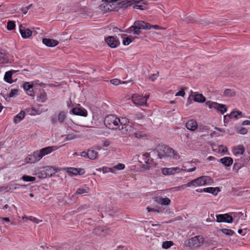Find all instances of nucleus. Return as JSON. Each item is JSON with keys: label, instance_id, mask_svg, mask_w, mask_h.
I'll list each match as a JSON object with an SVG mask.
<instances>
[{"label": "nucleus", "instance_id": "6", "mask_svg": "<svg viewBox=\"0 0 250 250\" xmlns=\"http://www.w3.org/2000/svg\"><path fill=\"white\" fill-rule=\"evenodd\" d=\"M103 2H104L101 4L99 6V8L102 11H103L104 12H107L111 11H115L116 9H118L116 6L113 7V5L112 4L111 2L109 1V0H103Z\"/></svg>", "mask_w": 250, "mask_h": 250}, {"label": "nucleus", "instance_id": "23", "mask_svg": "<svg viewBox=\"0 0 250 250\" xmlns=\"http://www.w3.org/2000/svg\"><path fill=\"white\" fill-rule=\"evenodd\" d=\"M203 191L207 193H212L213 195H217L218 192L220 191L219 188L208 187L203 189Z\"/></svg>", "mask_w": 250, "mask_h": 250}, {"label": "nucleus", "instance_id": "56", "mask_svg": "<svg viewBox=\"0 0 250 250\" xmlns=\"http://www.w3.org/2000/svg\"><path fill=\"white\" fill-rule=\"evenodd\" d=\"M148 212H151V211H155L157 212H159V210L158 209L154 208H151L150 207H147L146 208Z\"/></svg>", "mask_w": 250, "mask_h": 250}, {"label": "nucleus", "instance_id": "35", "mask_svg": "<svg viewBox=\"0 0 250 250\" xmlns=\"http://www.w3.org/2000/svg\"><path fill=\"white\" fill-rule=\"evenodd\" d=\"M89 188L86 187L85 188H79L76 191L75 194L81 195L83 193H88L89 191Z\"/></svg>", "mask_w": 250, "mask_h": 250}, {"label": "nucleus", "instance_id": "33", "mask_svg": "<svg viewBox=\"0 0 250 250\" xmlns=\"http://www.w3.org/2000/svg\"><path fill=\"white\" fill-rule=\"evenodd\" d=\"M21 179L25 182H33L36 180V177H33L29 175H23Z\"/></svg>", "mask_w": 250, "mask_h": 250}, {"label": "nucleus", "instance_id": "39", "mask_svg": "<svg viewBox=\"0 0 250 250\" xmlns=\"http://www.w3.org/2000/svg\"><path fill=\"white\" fill-rule=\"evenodd\" d=\"M67 172L68 173H71L72 175H77L79 173L78 172V168L74 167H69L67 168Z\"/></svg>", "mask_w": 250, "mask_h": 250}, {"label": "nucleus", "instance_id": "26", "mask_svg": "<svg viewBox=\"0 0 250 250\" xmlns=\"http://www.w3.org/2000/svg\"><path fill=\"white\" fill-rule=\"evenodd\" d=\"M164 153L165 154V156H175V151L173 148H171L168 146L164 145Z\"/></svg>", "mask_w": 250, "mask_h": 250}, {"label": "nucleus", "instance_id": "16", "mask_svg": "<svg viewBox=\"0 0 250 250\" xmlns=\"http://www.w3.org/2000/svg\"><path fill=\"white\" fill-rule=\"evenodd\" d=\"M53 146H48L45 148H43L40 150H37L38 154L40 155L41 159H42L44 156L50 153L53 150Z\"/></svg>", "mask_w": 250, "mask_h": 250}, {"label": "nucleus", "instance_id": "4", "mask_svg": "<svg viewBox=\"0 0 250 250\" xmlns=\"http://www.w3.org/2000/svg\"><path fill=\"white\" fill-rule=\"evenodd\" d=\"M204 238L203 236L198 235L189 239L186 245L193 249L201 246L204 243Z\"/></svg>", "mask_w": 250, "mask_h": 250}, {"label": "nucleus", "instance_id": "34", "mask_svg": "<svg viewBox=\"0 0 250 250\" xmlns=\"http://www.w3.org/2000/svg\"><path fill=\"white\" fill-rule=\"evenodd\" d=\"M219 231L222 232V233L225 234L227 235H232L234 233V232L233 230L230 229H222L219 230Z\"/></svg>", "mask_w": 250, "mask_h": 250}, {"label": "nucleus", "instance_id": "44", "mask_svg": "<svg viewBox=\"0 0 250 250\" xmlns=\"http://www.w3.org/2000/svg\"><path fill=\"white\" fill-rule=\"evenodd\" d=\"M18 95V91L17 89H12L9 94V97L12 98Z\"/></svg>", "mask_w": 250, "mask_h": 250}, {"label": "nucleus", "instance_id": "55", "mask_svg": "<svg viewBox=\"0 0 250 250\" xmlns=\"http://www.w3.org/2000/svg\"><path fill=\"white\" fill-rule=\"evenodd\" d=\"M133 29L134 30V32H133V34H136V35H140L141 33V29H137V27H133Z\"/></svg>", "mask_w": 250, "mask_h": 250}, {"label": "nucleus", "instance_id": "19", "mask_svg": "<svg viewBox=\"0 0 250 250\" xmlns=\"http://www.w3.org/2000/svg\"><path fill=\"white\" fill-rule=\"evenodd\" d=\"M218 161L227 167L230 166L233 162V159L230 157H225Z\"/></svg>", "mask_w": 250, "mask_h": 250}, {"label": "nucleus", "instance_id": "22", "mask_svg": "<svg viewBox=\"0 0 250 250\" xmlns=\"http://www.w3.org/2000/svg\"><path fill=\"white\" fill-rule=\"evenodd\" d=\"M206 104L208 106L210 109H216L217 107H223L224 106L223 104H218L216 102L208 101L206 103Z\"/></svg>", "mask_w": 250, "mask_h": 250}, {"label": "nucleus", "instance_id": "52", "mask_svg": "<svg viewBox=\"0 0 250 250\" xmlns=\"http://www.w3.org/2000/svg\"><path fill=\"white\" fill-rule=\"evenodd\" d=\"M185 94V91L183 88L181 89V90L178 91L175 95L176 96H181L184 97Z\"/></svg>", "mask_w": 250, "mask_h": 250}, {"label": "nucleus", "instance_id": "18", "mask_svg": "<svg viewBox=\"0 0 250 250\" xmlns=\"http://www.w3.org/2000/svg\"><path fill=\"white\" fill-rule=\"evenodd\" d=\"M245 150L244 146L242 145H239L237 146L233 147L232 149L234 155H242Z\"/></svg>", "mask_w": 250, "mask_h": 250}, {"label": "nucleus", "instance_id": "12", "mask_svg": "<svg viewBox=\"0 0 250 250\" xmlns=\"http://www.w3.org/2000/svg\"><path fill=\"white\" fill-rule=\"evenodd\" d=\"M20 32L21 37L25 39L29 38L32 34V31L29 29L23 27L21 25L20 26Z\"/></svg>", "mask_w": 250, "mask_h": 250}, {"label": "nucleus", "instance_id": "28", "mask_svg": "<svg viewBox=\"0 0 250 250\" xmlns=\"http://www.w3.org/2000/svg\"><path fill=\"white\" fill-rule=\"evenodd\" d=\"M193 100L195 102L203 103L206 101V98L202 94H197L194 96Z\"/></svg>", "mask_w": 250, "mask_h": 250}, {"label": "nucleus", "instance_id": "42", "mask_svg": "<svg viewBox=\"0 0 250 250\" xmlns=\"http://www.w3.org/2000/svg\"><path fill=\"white\" fill-rule=\"evenodd\" d=\"M110 82L112 84H113L115 85H118L120 83H122L120 80L119 79H114L111 80L110 81ZM128 83V82H123L122 83Z\"/></svg>", "mask_w": 250, "mask_h": 250}, {"label": "nucleus", "instance_id": "24", "mask_svg": "<svg viewBox=\"0 0 250 250\" xmlns=\"http://www.w3.org/2000/svg\"><path fill=\"white\" fill-rule=\"evenodd\" d=\"M145 155L146 156L145 162L147 165H144L143 167L146 169H149L151 167V166L150 165L151 164V163L153 161V159L150 158V154L148 153H146Z\"/></svg>", "mask_w": 250, "mask_h": 250}, {"label": "nucleus", "instance_id": "11", "mask_svg": "<svg viewBox=\"0 0 250 250\" xmlns=\"http://www.w3.org/2000/svg\"><path fill=\"white\" fill-rule=\"evenodd\" d=\"M41 159L37 151H34L32 154L29 155L26 159L27 163L31 164L35 163Z\"/></svg>", "mask_w": 250, "mask_h": 250}, {"label": "nucleus", "instance_id": "43", "mask_svg": "<svg viewBox=\"0 0 250 250\" xmlns=\"http://www.w3.org/2000/svg\"><path fill=\"white\" fill-rule=\"evenodd\" d=\"M133 41V39H130L129 37L124 38L123 39V44L124 45H127Z\"/></svg>", "mask_w": 250, "mask_h": 250}, {"label": "nucleus", "instance_id": "31", "mask_svg": "<svg viewBox=\"0 0 250 250\" xmlns=\"http://www.w3.org/2000/svg\"><path fill=\"white\" fill-rule=\"evenodd\" d=\"M98 156V153L93 150H88V158L91 160L96 159Z\"/></svg>", "mask_w": 250, "mask_h": 250}, {"label": "nucleus", "instance_id": "29", "mask_svg": "<svg viewBox=\"0 0 250 250\" xmlns=\"http://www.w3.org/2000/svg\"><path fill=\"white\" fill-rule=\"evenodd\" d=\"M47 94L43 90L40 94V95L38 96L37 100L39 102L44 103L47 100Z\"/></svg>", "mask_w": 250, "mask_h": 250}, {"label": "nucleus", "instance_id": "53", "mask_svg": "<svg viewBox=\"0 0 250 250\" xmlns=\"http://www.w3.org/2000/svg\"><path fill=\"white\" fill-rule=\"evenodd\" d=\"M233 217H238L239 218H241L242 216L243 215V213L241 212H232Z\"/></svg>", "mask_w": 250, "mask_h": 250}, {"label": "nucleus", "instance_id": "60", "mask_svg": "<svg viewBox=\"0 0 250 250\" xmlns=\"http://www.w3.org/2000/svg\"><path fill=\"white\" fill-rule=\"evenodd\" d=\"M151 28H153L155 30L161 29V28H160V26L157 25H153L150 24V29Z\"/></svg>", "mask_w": 250, "mask_h": 250}, {"label": "nucleus", "instance_id": "48", "mask_svg": "<svg viewBox=\"0 0 250 250\" xmlns=\"http://www.w3.org/2000/svg\"><path fill=\"white\" fill-rule=\"evenodd\" d=\"M7 60L5 58V55L2 53L0 52V63H5Z\"/></svg>", "mask_w": 250, "mask_h": 250}, {"label": "nucleus", "instance_id": "14", "mask_svg": "<svg viewBox=\"0 0 250 250\" xmlns=\"http://www.w3.org/2000/svg\"><path fill=\"white\" fill-rule=\"evenodd\" d=\"M186 128L190 131L195 130L198 127V124L195 120H188L186 124Z\"/></svg>", "mask_w": 250, "mask_h": 250}, {"label": "nucleus", "instance_id": "25", "mask_svg": "<svg viewBox=\"0 0 250 250\" xmlns=\"http://www.w3.org/2000/svg\"><path fill=\"white\" fill-rule=\"evenodd\" d=\"M159 158L161 159L165 157L164 153V145H159L155 149Z\"/></svg>", "mask_w": 250, "mask_h": 250}, {"label": "nucleus", "instance_id": "21", "mask_svg": "<svg viewBox=\"0 0 250 250\" xmlns=\"http://www.w3.org/2000/svg\"><path fill=\"white\" fill-rule=\"evenodd\" d=\"M23 89L26 90L28 91V94L30 96H34V92L33 91V89L31 90V89H33V84H30L28 82L24 83L22 86Z\"/></svg>", "mask_w": 250, "mask_h": 250}, {"label": "nucleus", "instance_id": "41", "mask_svg": "<svg viewBox=\"0 0 250 250\" xmlns=\"http://www.w3.org/2000/svg\"><path fill=\"white\" fill-rule=\"evenodd\" d=\"M15 25V21H9L7 22V28L8 30H12L14 29Z\"/></svg>", "mask_w": 250, "mask_h": 250}, {"label": "nucleus", "instance_id": "8", "mask_svg": "<svg viewBox=\"0 0 250 250\" xmlns=\"http://www.w3.org/2000/svg\"><path fill=\"white\" fill-rule=\"evenodd\" d=\"M66 118V112L62 111L60 112L58 115L57 118L56 117H52L51 122L53 125L56 124L57 122L60 124H62L64 122V120Z\"/></svg>", "mask_w": 250, "mask_h": 250}, {"label": "nucleus", "instance_id": "2", "mask_svg": "<svg viewBox=\"0 0 250 250\" xmlns=\"http://www.w3.org/2000/svg\"><path fill=\"white\" fill-rule=\"evenodd\" d=\"M56 168L51 166L43 167L38 172V176L42 179L52 177L55 174Z\"/></svg>", "mask_w": 250, "mask_h": 250}, {"label": "nucleus", "instance_id": "17", "mask_svg": "<svg viewBox=\"0 0 250 250\" xmlns=\"http://www.w3.org/2000/svg\"><path fill=\"white\" fill-rule=\"evenodd\" d=\"M155 202L163 206H167L170 204L171 201L167 197L162 198L157 197L155 198Z\"/></svg>", "mask_w": 250, "mask_h": 250}, {"label": "nucleus", "instance_id": "36", "mask_svg": "<svg viewBox=\"0 0 250 250\" xmlns=\"http://www.w3.org/2000/svg\"><path fill=\"white\" fill-rule=\"evenodd\" d=\"M168 169L169 170L168 171V175H173L181 171V169L178 167L168 168Z\"/></svg>", "mask_w": 250, "mask_h": 250}, {"label": "nucleus", "instance_id": "62", "mask_svg": "<svg viewBox=\"0 0 250 250\" xmlns=\"http://www.w3.org/2000/svg\"><path fill=\"white\" fill-rule=\"evenodd\" d=\"M26 187V186L24 185H19V186H18V187H15L14 188V189L16 190V189H19L20 188H25Z\"/></svg>", "mask_w": 250, "mask_h": 250}, {"label": "nucleus", "instance_id": "46", "mask_svg": "<svg viewBox=\"0 0 250 250\" xmlns=\"http://www.w3.org/2000/svg\"><path fill=\"white\" fill-rule=\"evenodd\" d=\"M77 138V135H75V134H68L65 139H64V141H69V140H73V139H75Z\"/></svg>", "mask_w": 250, "mask_h": 250}, {"label": "nucleus", "instance_id": "61", "mask_svg": "<svg viewBox=\"0 0 250 250\" xmlns=\"http://www.w3.org/2000/svg\"><path fill=\"white\" fill-rule=\"evenodd\" d=\"M242 125H250V121H249V120H245V121H243L242 123Z\"/></svg>", "mask_w": 250, "mask_h": 250}, {"label": "nucleus", "instance_id": "20", "mask_svg": "<svg viewBox=\"0 0 250 250\" xmlns=\"http://www.w3.org/2000/svg\"><path fill=\"white\" fill-rule=\"evenodd\" d=\"M16 73V71L15 70H10L7 71L4 76V81L9 83H13V80H12V75L14 73Z\"/></svg>", "mask_w": 250, "mask_h": 250}, {"label": "nucleus", "instance_id": "1", "mask_svg": "<svg viewBox=\"0 0 250 250\" xmlns=\"http://www.w3.org/2000/svg\"><path fill=\"white\" fill-rule=\"evenodd\" d=\"M121 124L120 119L113 115H107L104 120V124L106 127L111 129H114L113 125L118 126Z\"/></svg>", "mask_w": 250, "mask_h": 250}, {"label": "nucleus", "instance_id": "3", "mask_svg": "<svg viewBox=\"0 0 250 250\" xmlns=\"http://www.w3.org/2000/svg\"><path fill=\"white\" fill-rule=\"evenodd\" d=\"M115 129H118L123 135H128L129 136L133 134L135 130V129L131 125L126 124V121L121 122V125H119L118 128H115Z\"/></svg>", "mask_w": 250, "mask_h": 250}, {"label": "nucleus", "instance_id": "5", "mask_svg": "<svg viewBox=\"0 0 250 250\" xmlns=\"http://www.w3.org/2000/svg\"><path fill=\"white\" fill-rule=\"evenodd\" d=\"M211 179L208 176H203L198 177L188 182V186L195 187L196 186H203L209 183Z\"/></svg>", "mask_w": 250, "mask_h": 250}, {"label": "nucleus", "instance_id": "9", "mask_svg": "<svg viewBox=\"0 0 250 250\" xmlns=\"http://www.w3.org/2000/svg\"><path fill=\"white\" fill-rule=\"evenodd\" d=\"M105 41L111 48H116L120 44L119 40L113 36H108L105 39Z\"/></svg>", "mask_w": 250, "mask_h": 250}, {"label": "nucleus", "instance_id": "38", "mask_svg": "<svg viewBox=\"0 0 250 250\" xmlns=\"http://www.w3.org/2000/svg\"><path fill=\"white\" fill-rule=\"evenodd\" d=\"M133 134L137 138H143L146 137V134L143 131H134Z\"/></svg>", "mask_w": 250, "mask_h": 250}, {"label": "nucleus", "instance_id": "45", "mask_svg": "<svg viewBox=\"0 0 250 250\" xmlns=\"http://www.w3.org/2000/svg\"><path fill=\"white\" fill-rule=\"evenodd\" d=\"M242 165L238 163H235L233 166V170L237 172L238 170L241 168Z\"/></svg>", "mask_w": 250, "mask_h": 250}, {"label": "nucleus", "instance_id": "51", "mask_svg": "<svg viewBox=\"0 0 250 250\" xmlns=\"http://www.w3.org/2000/svg\"><path fill=\"white\" fill-rule=\"evenodd\" d=\"M103 231V229L101 227H97L94 229V232L97 235H101V231Z\"/></svg>", "mask_w": 250, "mask_h": 250}, {"label": "nucleus", "instance_id": "63", "mask_svg": "<svg viewBox=\"0 0 250 250\" xmlns=\"http://www.w3.org/2000/svg\"><path fill=\"white\" fill-rule=\"evenodd\" d=\"M195 169H196V167H193L191 168H189L187 170H185V171L188 172H190L194 171Z\"/></svg>", "mask_w": 250, "mask_h": 250}, {"label": "nucleus", "instance_id": "13", "mask_svg": "<svg viewBox=\"0 0 250 250\" xmlns=\"http://www.w3.org/2000/svg\"><path fill=\"white\" fill-rule=\"evenodd\" d=\"M71 112L76 115L86 117L87 115V111L84 108L75 107L72 109Z\"/></svg>", "mask_w": 250, "mask_h": 250}, {"label": "nucleus", "instance_id": "54", "mask_svg": "<svg viewBox=\"0 0 250 250\" xmlns=\"http://www.w3.org/2000/svg\"><path fill=\"white\" fill-rule=\"evenodd\" d=\"M132 27H134V25L133 24V25H132L131 26H130L129 28H128V29H127L125 32H126V33H131L132 32H134V30L132 28Z\"/></svg>", "mask_w": 250, "mask_h": 250}, {"label": "nucleus", "instance_id": "59", "mask_svg": "<svg viewBox=\"0 0 250 250\" xmlns=\"http://www.w3.org/2000/svg\"><path fill=\"white\" fill-rule=\"evenodd\" d=\"M78 172H79L78 175H82L84 173L85 171L83 168H78Z\"/></svg>", "mask_w": 250, "mask_h": 250}, {"label": "nucleus", "instance_id": "40", "mask_svg": "<svg viewBox=\"0 0 250 250\" xmlns=\"http://www.w3.org/2000/svg\"><path fill=\"white\" fill-rule=\"evenodd\" d=\"M139 101L138 102L134 101V104L139 105H144L146 104V98H139Z\"/></svg>", "mask_w": 250, "mask_h": 250}, {"label": "nucleus", "instance_id": "10", "mask_svg": "<svg viewBox=\"0 0 250 250\" xmlns=\"http://www.w3.org/2000/svg\"><path fill=\"white\" fill-rule=\"evenodd\" d=\"M134 27L137 29L149 30L150 24L143 21H136L134 23Z\"/></svg>", "mask_w": 250, "mask_h": 250}, {"label": "nucleus", "instance_id": "15", "mask_svg": "<svg viewBox=\"0 0 250 250\" xmlns=\"http://www.w3.org/2000/svg\"><path fill=\"white\" fill-rule=\"evenodd\" d=\"M42 43L47 46L54 47L59 44V42L54 39L43 38L42 39Z\"/></svg>", "mask_w": 250, "mask_h": 250}, {"label": "nucleus", "instance_id": "64", "mask_svg": "<svg viewBox=\"0 0 250 250\" xmlns=\"http://www.w3.org/2000/svg\"><path fill=\"white\" fill-rule=\"evenodd\" d=\"M155 76L156 74H154L149 77V79L151 80L152 81H154L156 79Z\"/></svg>", "mask_w": 250, "mask_h": 250}, {"label": "nucleus", "instance_id": "7", "mask_svg": "<svg viewBox=\"0 0 250 250\" xmlns=\"http://www.w3.org/2000/svg\"><path fill=\"white\" fill-rule=\"evenodd\" d=\"M233 220V217L229 213L216 215V221L218 223L225 222L231 223Z\"/></svg>", "mask_w": 250, "mask_h": 250}, {"label": "nucleus", "instance_id": "27", "mask_svg": "<svg viewBox=\"0 0 250 250\" xmlns=\"http://www.w3.org/2000/svg\"><path fill=\"white\" fill-rule=\"evenodd\" d=\"M25 116V112L21 111L20 113L16 115L14 118V122L15 124H17L20 122L22 119L24 118Z\"/></svg>", "mask_w": 250, "mask_h": 250}, {"label": "nucleus", "instance_id": "37", "mask_svg": "<svg viewBox=\"0 0 250 250\" xmlns=\"http://www.w3.org/2000/svg\"><path fill=\"white\" fill-rule=\"evenodd\" d=\"M173 245V243L171 241H166L163 243L162 248L165 249H167Z\"/></svg>", "mask_w": 250, "mask_h": 250}, {"label": "nucleus", "instance_id": "58", "mask_svg": "<svg viewBox=\"0 0 250 250\" xmlns=\"http://www.w3.org/2000/svg\"><path fill=\"white\" fill-rule=\"evenodd\" d=\"M169 170L168 169V168H162V173L164 174V175H168V171Z\"/></svg>", "mask_w": 250, "mask_h": 250}, {"label": "nucleus", "instance_id": "47", "mask_svg": "<svg viewBox=\"0 0 250 250\" xmlns=\"http://www.w3.org/2000/svg\"><path fill=\"white\" fill-rule=\"evenodd\" d=\"M223 105L224 106L223 107H217L216 109V110L222 114H223L227 111V106L225 104H223Z\"/></svg>", "mask_w": 250, "mask_h": 250}, {"label": "nucleus", "instance_id": "49", "mask_svg": "<svg viewBox=\"0 0 250 250\" xmlns=\"http://www.w3.org/2000/svg\"><path fill=\"white\" fill-rule=\"evenodd\" d=\"M247 132H248V130L245 127H242L238 129V133L239 134L244 135V134H247Z\"/></svg>", "mask_w": 250, "mask_h": 250}, {"label": "nucleus", "instance_id": "32", "mask_svg": "<svg viewBox=\"0 0 250 250\" xmlns=\"http://www.w3.org/2000/svg\"><path fill=\"white\" fill-rule=\"evenodd\" d=\"M224 94L226 96L228 97H233L235 96V92L230 89H226L225 90Z\"/></svg>", "mask_w": 250, "mask_h": 250}, {"label": "nucleus", "instance_id": "57", "mask_svg": "<svg viewBox=\"0 0 250 250\" xmlns=\"http://www.w3.org/2000/svg\"><path fill=\"white\" fill-rule=\"evenodd\" d=\"M81 156L84 158H88V151L87 152L84 151L82 152L81 153Z\"/></svg>", "mask_w": 250, "mask_h": 250}, {"label": "nucleus", "instance_id": "50", "mask_svg": "<svg viewBox=\"0 0 250 250\" xmlns=\"http://www.w3.org/2000/svg\"><path fill=\"white\" fill-rule=\"evenodd\" d=\"M114 167L118 170H122L125 168V166L123 164L119 163L117 165L115 166Z\"/></svg>", "mask_w": 250, "mask_h": 250}, {"label": "nucleus", "instance_id": "30", "mask_svg": "<svg viewBox=\"0 0 250 250\" xmlns=\"http://www.w3.org/2000/svg\"><path fill=\"white\" fill-rule=\"evenodd\" d=\"M228 118L238 119V115L236 114L235 111H232L230 114L224 116V120L225 123H227Z\"/></svg>", "mask_w": 250, "mask_h": 250}]
</instances>
